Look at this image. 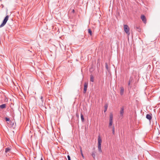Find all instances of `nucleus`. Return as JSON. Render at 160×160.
Masks as SVG:
<instances>
[{
  "instance_id": "nucleus-1",
  "label": "nucleus",
  "mask_w": 160,
  "mask_h": 160,
  "mask_svg": "<svg viewBox=\"0 0 160 160\" xmlns=\"http://www.w3.org/2000/svg\"><path fill=\"white\" fill-rule=\"evenodd\" d=\"M98 151L99 152L101 153L102 152V150L101 149V143L102 142V139L99 136H98Z\"/></svg>"
},
{
  "instance_id": "nucleus-2",
  "label": "nucleus",
  "mask_w": 160,
  "mask_h": 160,
  "mask_svg": "<svg viewBox=\"0 0 160 160\" xmlns=\"http://www.w3.org/2000/svg\"><path fill=\"white\" fill-rule=\"evenodd\" d=\"M8 18L9 16L8 15H7L5 17L2 22L0 25V28L3 27L5 25L8 20Z\"/></svg>"
},
{
  "instance_id": "nucleus-3",
  "label": "nucleus",
  "mask_w": 160,
  "mask_h": 160,
  "mask_svg": "<svg viewBox=\"0 0 160 160\" xmlns=\"http://www.w3.org/2000/svg\"><path fill=\"white\" fill-rule=\"evenodd\" d=\"M123 29L125 32L128 35L130 34L129 28L127 25H124Z\"/></svg>"
},
{
  "instance_id": "nucleus-4",
  "label": "nucleus",
  "mask_w": 160,
  "mask_h": 160,
  "mask_svg": "<svg viewBox=\"0 0 160 160\" xmlns=\"http://www.w3.org/2000/svg\"><path fill=\"white\" fill-rule=\"evenodd\" d=\"M126 108L125 106H122L120 110V117L122 118L123 116V114H124V110L125 109V108Z\"/></svg>"
},
{
  "instance_id": "nucleus-5",
  "label": "nucleus",
  "mask_w": 160,
  "mask_h": 160,
  "mask_svg": "<svg viewBox=\"0 0 160 160\" xmlns=\"http://www.w3.org/2000/svg\"><path fill=\"white\" fill-rule=\"evenodd\" d=\"M113 120V115L112 114H111L109 116V126H111L112 124Z\"/></svg>"
},
{
  "instance_id": "nucleus-6",
  "label": "nucleus",
  "mask_w": 160,
  "mask_h": 160,
  "mask_svg": "<svg viewBox=\"0 0 160 160\" xmlns=\"http://www.w3.org/2000/svg\"><path fill=\"white\" fill-rule=\"evenodd\" d=\"M88 83L87 82H85L84 83V88L83 92L84 93H86L88 87Z\"/></svg>"
},
{
  "instance_id": "nucleus-7",
  "label": "nucleus",
  "mask_w": 160,
  "mask_h": 160,
  "mask_svg": "<svg viewBox=\"0 0 160 160\" xmlns=\"http://www.w3.org/2000/svg\"><path fill=\"white\" fill-rule=\"evenodd\" d=\"M141 19L142 20L143 22L146 23V20L145 17L144 15H142L141 16Z\"/></svg>"
},
{
  "instance_id": "nucleus-8",
  "label": "nucleus",
  "mask_w": 160,
  "mask_h": 160,
  "mask_svg": "<svg viewBox=\"0 0 160 160\" xmlns=\"http://www.w3.org/2000/svg\"><path fill=\"white\" fill-rule=\"evenodd\" d=\"M40 99L41 101L39 102L40 104H41L42 106H43L44 103L43 102L44 100L43 99V97L42 96H41L40 97Z\"/></svg>"
},
{
  "instance_id": "nucleus-9",
  "label": "nucleus",
  "mask_w": 160,
  "mask_h": 160,
  "mask_svg": "<svg viewBox=\"0 0 160 160\" xmlns=\"http://www.w3.org/2000/svg\"><path fill=\"white\" fill-rule=\"evenodd\" d=\"M124 88L123 87H122L120 88V94L121 95H122L124 93Z\"/></svg>"
},
{
  "instance_id": "nucleus-10",
  "label": "nucleus",
  "mask_w": 160,
  "mask_h": 160,
  "mask_svg": "<svg viewBox=\"0 0 160 160\" xmlns=\"http://www.w3.org/2000/svg\"><path fill=\"white\" fill-rule=\"evenodd\" d=\"M146 118L148 119L149 120H151L152 119V118L151 115H150L149 114H147L146 115Z\"/></svg>"
},
{
  "instance_id": "nucleus-11",
  "label": "nucleus",
  "mask_w": 160,
  "mask_h": 160,
  "mask_svg": "<svg viewBox=\"0 0 160 160\" xmlns=\"http://www.w3.org/2000/svg\"><path fill=\"white\" fill-rule=\"evenodd\" d=\"M132 78H130V79L129 80V81H128V85L129 86H130V88H131L132 87V86H130V85L131 83H132Z\"/></svg>"
},
{
  "instance_id": "nucleus-12",
  "label": "nucleus",
  "mask_w": 160,
  "mask_h": 160,
  "mask_svg": "<svg viewBox=\"0 0 160 160\" xmlns=\"http://www.w3.org/2000/svg\"><path fill=\"white\" fill-rule=\"evenodd\" d=\"M6 104H3L0 105V108L1 109H4L6 108Z\"/></svg>"
},
{
  "instance_id": "nucleus-13",
  "label": "nucleus",
  "mask_w": 160,
  "mask_h": 160,
  "mask_svg": "<svg viewBox=\"0 0 160 160\" xmlns=\"http://www.w3.org/2000/svg\"><path fill=\"white\" fill-rule=\"evenodd\" d=\"M134 28L139 32H140L141 31V29L139 27V26H135Z\"/></svg>"
},
{
  "instance_id": "nucleus-14",
  "label": "nucleus",
  "mask_w": 160,
  "mask_h": 160,
  "mask_svg": "<svg viewBox=\"0 0 160 160\" xmlns=\"http://www.w3.org/2000/svg\"><path fill=\"white\" fill-rule=\"evenodd\" d=\"M108 107V104H106L104 106V112H105L107 110V108Z\"/></svg>"
},
{
  "instance_id": "nucleus-15",
  "label": "nucleus",
  "mask_w": 160,
  "mask_h": 160,
  "mask_svg": "<svg viewBox=\"0 0 160 160\" xmlns=\"http://www.w3.org/2000/svg\"><path fill=\"white\" fill-rule=\"evenodd\" d=\"M90 80L92 82H94V77L92 75H91L90 76Z\"/></svg>"
},
{
  "instance_id": "nucleus-16",
  "label": "nucleus",
  "mask_w": 160,
  "mask_h": 160,
  "mask_svg": "<svg viewBox=\"0 0 160 160\" xmlns=\"http://www.w3.org/2000/svg\"><path fill=\"white\" fill-rule=\"evenodd\" d=\"M11 150V149L9 147H7L5 149V152L7 153Z\"/></svg>"
},
{
  "instance_id": "nucleus-17",
  "label": "nucleus",
  "mask_w": 160,
  "mask_h": 160,
  "mask_svg": "<svg viewBox=\"0 0 160 160\" xmlns=\"http://www.w3.org/2000/svg\"><path fill=\"white\" fill-rule=\"evenodd\" d=\"M81 117L82 121L83 122L84 121V118L83 115L82 113L81 114Z\"/></svg>"
},
{
  "instance_id": "nucleus-18",
  "label": "nucleus",
  "mask_w": 160,
  "mask_h": 160,
  "mask_svg": "<svg viewBox=\"0 0 160 160\" xmlns=\"http://www.w3.org/2000/svg\"><path fill=\"white\" fill-rule=\"evenodd\" d=\"M88 33L90 34L91 36H92V32L91 30L90 29H88Z\"/></svg>"
},
{
  "instance_id": "nucleus-19",
  "label": "nucleus",
  "mask_w": 160,
  "mask_h": 160,
  "mask_svg": "<svg viewBox=\"0 0 160 160\" xmlns=\"http://www.w3.org/2000/svg\"><path fill=\"white\" fill-rule=\"evenodd\" d=\"M92 156L93 158L94 159H95V153L94 152H92Z\"/></svg>"
},
{
  "instance_id": "nucleus-20",
  "label": "nucleus",
  "mask_w": 160,
  "mask_h": 160,
  "mask_svg": "<svg viewBox=\"0 0 160 160\" xmlns=\"http://www.w3.org/2000/svg\"><path fill=\"white\" fill-rule=\"evenodd\" d=\"M80 152H81V153L82 156V157L83 158H84V156L83 155L82 153V148L81 147L80 148Z\"/></svg>"
},
{
  "instance_id": "nucleus-21",
  "label": "nucleus",
  "mask_w": 160,
  "mask_h": 160,
  "mask_svg": "<svg viewBox=\"0 0 160 160\" xmlns=\"http://www.w3.org/2000/svg\"><path fill=\"white\" fill-rule=\"evenodd\" d=\"M112 133L113 135L115 134V128L114 126H113L112 129Z\"/></svg>"
},
{
  "instance_id": "nucleus-22",
  "label": "nucleus",
  "mask_w": 160,
  "mask_h": 160,
  "mask_svg": "<svg viewBox=\"0 0 160 160\" xmlns=\"http://www.w3.org/2000/svg\"><path fill=\"white\" fill-rule=\"evenodd\" d=\"M5 119L6 121L10 122V119H9V118H8L6 117L5 118Z\"/></svg>"
},
{
  "instance_id": "nucleus-23",
  "label": "nucleus",
  "mask_w": 160,
  "mask_h": 160,
  "mask_svg": "<svg viewBox=\"0 0 160 160\" xmlns=\"http://www.w3.org/2000/svg\"><path fill=\"white\" fill-rule=\"evenodd\" d=\"M105 67L106 68V69L108 71V66L107 63H105Z\"/></svg>"
},
{
  "instance_id": "nucleus-24",
  "label": "nucleus",
  "mask_w": 160,
  "mask_h": 160,
  "mask_svg": "<svg viewBox=\"0 0 160 160\" xmlns=\"http://www.w3.org/2000/svg\"><path fill=\"white\" fill-rule=\"evenodd\" d=\"M67 157H68V160H71L70 157L69 155H68Z\"/></svg>"
},
{
  "instance_id": "nucleus-25",
  "label": "nucleus",
  "mask_w": 160,
  "mask_h": 160,
  "mask_svg": "<svg viewBox=\"0 0 160 160\" xmlns=\"http://www.w3.org/2000/svg\"><path fill=\"white\" fill-rule=\"evenodd\" d=\"M76 115L77 117L78 118L79 117V115L78 113H76Z\"/></svg>"
},
{
  "instance_id": "nucleus-26",
  "label": "nucleus",
  "mask_w": 160,
  "mask_h": 160,
  "mask_svg": "<svg viewBox=\"0 0 160 160\" xmlns=\"http://www.w3.org/2000/svg\"><path fill=\"white\" fill-rule=\"evenodd\" d=\"M72 12L74 13L75 12V10L74 9H73L72 11Z\"/></svg>"
},
{
  "instance_id": "nucleus-27",
  "label": "nucleus",
  "mask_w": 160,
  "mask_h": 160,
  "mask_svg": "<svg viewBox=\"0 0 160 160\" xmlns=\"http://www.w3.org/2000/svg\"><path fill=\"white\" fill-rule=\"evenodd\" d=\"M40 160H43L42 158L40 159Z\"/></svg>"
}]
</instances>
